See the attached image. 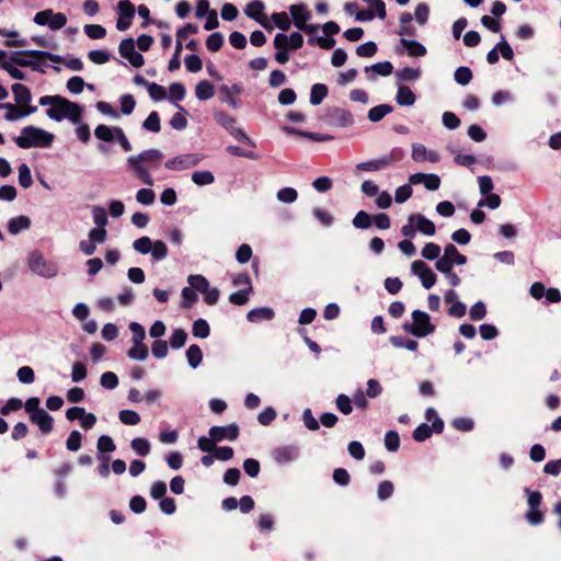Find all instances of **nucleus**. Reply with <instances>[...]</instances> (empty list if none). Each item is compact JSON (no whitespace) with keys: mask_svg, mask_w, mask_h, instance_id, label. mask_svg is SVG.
<instances>
[{"mask_svg":"<svg viewBox=\"0 0 561 561\" xmlns=\"http://www.w3.org/2000/svg\"><path fill=\"white\" fill-rule=\"evenodd\" d=\"M163 158V153L159 149H147L142 152L130 156L127 158V165L135 172V175L139 181L148 186L154 184L153 178L149 170L144 165V162L151 163V167L156 169Z\"/></svg>","mask_w":561,"mask_h":561,"instance_id":"1","label":"nucleus"},{"mask_svg":"<svg viewBox=\"0 0 561 561\" xmlns=\"http://www.w3.org/2000/svg\"><path fill=\"white\" fill-rule=\"evenodd\" d=\"M54 139V134L30 125L21 129V134L14 138V142L22 149L49 148Z\"/></svg>","mask_w":561,"mask_h":561,"instance_id":"2","label":"nucleus"},{"mask_svg":"<svg viewBox=\"0 0 561 561\" xmlns=\"http://www.w3.org/2000/svg\"><path fill=\"white\" fill-rule=\"evenodd\" d=\"M8 58L12 65H16L20 67H30L32 70L44 73L45 70L34 60V59H47L50 61H59L61 60L60 55L53 54L47 50H37V49H28V50H15L8 54Z\"/></svg>","mask_w":561,"mask_h":561,"instance_id":"3","label":"nucleus"},{"mask_svg":"<svg viewBox=\"0 0 561 561\" xmlns=\"http://www.w3.org/2000/svg\"><path fill=\"white\" fill-rule=\"evenodd\" d=\"M411 317L412 322H405L402 325L407 333L415 337H425L434 333L436 327L431 322V317L425 311L414 310Z\"/></svg>","mask_w":561,"mask_h":561,"instance_id":"4","label":"nucleus"},{"mask_svg":"<svg viewBox=\"0 0 561 561\" xmlns=\"http://www.w3.org/2000/svg\"><path fill=\"white\" fill-rule=\"evenodd\" d=\"M404 154L405 152L402 148L394 147L379 158L358 163L356 169L366 172L379 171L401 161Z\"/></svg>","mask_w":561,"mask_h":561,"instance_id":"5","label":"nucleus"},{"mask_svg":"<svg viewBox=\"0 0 561 561\" xmlns=\"http://www.w3.org/2000/svg\"><path fill=\"white\" fill-rule=\"evenodd\" d=\"M27 265L34 274L44 278H54L59 273L58 264L46 260L43 254L37 251L30 254Z\"/></svg>","mask_w":561,"mask_h":561,"instance_id":"6","label":"nucleus"},{"mask_svg":"<svg viewBox=\"0 0 561 561\" xmlns=\"http://www.w3.org/2000/svg\"><path fill=\"white\" fill-rule=\"evenodd\" d=\"M60 107L62 110V114L57 115L50 111L49 118L56 122H61L67 118L73 124H79L82 115V107L78 103L71 102L67 98H64Z\"/></svg>","mask_w":561,"mask_h":561,"instance_id":"7","label":"nucleus"},{"mask_svg":"<svg viewBox=\"0 0 561 561\" xmlns=\"http://www.w3.org/2000/svg\"><path fill=\"white\" fill-rule=\"evenodd\" d=\"M204 159L203 154L199 153H187L182 156H176L172 159L165 161L164 167L169 170H186L199 164V162Z\"/></svg>","mask_w":561,"mask_h":561,"instance_id":"8","label":"nucleus"},{"mask_svg":"<svg viewBox=\"0 0 561 561\" xmlns=\"http://www.w3.org/2000/svg\"><path fill=\"white\" fill-rule=\"evenodd\" d=\"M116 8L119 15L116 21V28L118 31H126L131 25L135 15V5L129 0H119Z\"/></svg>","mask_w":561,"mask_h":561,"instance_id":"9","label":"nucleus"},{"mask_svg":"<svg viewBox=\"0 0 561 561\" xmlns=\"http://www.w3.org/2000/svg\"><path fill=\"white\" fill-rule=\"evenodd\" d=\"M411 271L413 274H415L424 288L430 289L432 288L436 280V274L431 270V267L421 260H416L411 264Z\"/></svg>","mask_w":561,"mask_h":561,"instance_id":"10","label":"nucleus"},{"mask_svg":"<svg viewBox=\"0 0 561 561\" xmlns=\"http://www.w3.org/2000/svg\"><path fill=\"white\" fill-rule=\"evenodd\" d=\"M209 436L213 437L217 443L228 439L233 442L239 436V426L236 423H231L226 426H211L208 432Z\"/></svg>","mask_w":561,"mask_h":561,"instance_id":"11","label":"nucleus"},{"mask_svg":"<svg viewBox=\"0 0 561 561\" xmlns=\"http://www.w3.org/2000/svg\"><path fill=\"white\" fill-rule=\"evenodd\" d=\"M328 122L335 127L344 128L354 124V117L350 111L334 107L328 112Z\"/></svg>","mask_w":561,"mask_h":561,"instance_id":"12","label":"nucleus"},{"mask_svg":"<svg viewBox=\"0 0 561 561\" xmlns=\"http://www.w3.org/2000/svg\"><path fill=\"white\" fill-rule=\"evenodd\" d=\"M274 47L276 49V53H275V60L280 64V65H284L286 64L288 60H289V46H288V37L286 34L284 33H278L275 35L274 37Z\"/></svg>","mask_w":561,"mask_h":561,"instance_id":"13","label":"nucleus"},{"mask_svg":"<svg viewBox=\"0 0 561 561\" xmlns=\"http://www.w3.org/2000/svg\"><path fill=\"white\" fill-rule=\"evenodd\" d=\"M265 9V5L263 1L261 0H253L250 3L247 4L244 9V13L250 18L255 20L257 23H260L263 27L270 30L272 28L271 25L265 21V18L263 16V11Z\"/></svg>","mask_w":561,"mask_h":561,"instance_id":"14","label":"nucleus"},{"mask_svg":"<svg viewBox=\"0 0 561 561\" xmlns=\"http://www.w3.org/2000/svg\"><path fill=\"white\" fill-rule=\"evenodd\" d=\"M273 456L277 463H288L298 459L299 448L295 445L280 446L274 450Z\"/></svg>","mask_w":561,"mask_h":561,"instance_id":"15","label":"nucleus"},{"mask_svg":"<svg viewBox=\"0 0 561 561\" xmlns=\"http://www.w3.org/2000/svg\"><path fill=\"white\" fill-rule=\"evenodd\" d=\"M411 157L416 162L430 161V162L436 163L440 159L439 154L436 151L428 150L422 144H413L412 145Z\"/></svg>","mask_w":561,"mask_h":561,"instance_id":"16","label":"nucleus"},{"mask_svg":"<svg viewBox=\"0 0 561 561\" xmlns=\"http://www.w3.org/2000/svg\"><path fill=\"white\" fill-rule=\"evenodd\" d=\"M30 421L33 424H36L41 432L44 434H48L53 431L54 427V419L53 416L42 409L41 411H37L35 414H31Z\"/></svg>","mask_w":561,"mask_h":561,"instance_id":"17","label":"nucleus"},{"mask_svg":"<svg viewBox=\"0 0 561 561\" xmlns=\"http://www.w3.org/2000/svg\"><path fill=\"white\" fill-rule=\"evenodd\" d=\"M289 12L291 14L294 25L298 30H300L305 24H307V21H309L311 18L310 12L308 11L306 4L304 3L290 5Z\"/></svg>","mask_w":561,"mask_h":561,"instance_id":"18","label":"nucleus"},{"mask_svg":"<svg viewBox=\"0 0 561 561\" xmlns=\"http://www.w3.org/2000/svg\"><path fill=\"white\" fill-rule=\"evenodd\" d=\"M410 222H415L416 230L425 236H434L436 228L433 221L422 214H414L409 217Z\"/></svg>","mask_w":561,"mask_h":561,"instance_id":"19","label":"nucleus"},{"mask_svg":"<svg viewBox=\"0 0 561 561\" xmlns=\"http://www.w3.org/2000/svg\"><path fill=\"white\" fill-rule=\"evenodd\" d=\"M283 130L288 135H298L305 138H308L313 141H329L333 139V136L328 134H320V133H313V131H307V130H300L295 127L285 126L283 127Z\"/></svg>","mask_w":561,"mask_h":561,"instance_id":"20","label":"nucleus"},{"mask_svg":"<svg viewBox=\"0 0 561 561\" xmlns=\"http://www.w3.org/2000/svg\"><path fill=\"white\" fill-rule=\"evenodd\" d=\"M275 312L271 307H260L251 309L247 313V320L252 323H257L261 321H270L274 319Z\"/></svg>","mask_w":561,"mask_h":561,"instance_id":"21","label":"nucleus"},{"mask_svg":"<svg viewBox=\"0 0 561 561\" xmlns=\"http://www.w3.org/2000/svg\"><path fill=\"white\" fill-rule=\"evenodd\" d=\"M393 71V66L390 61L377 62L371 66L365 67V72L368 75L369 80H375V75H369V72H375L379 76L387 77L390 76Z\"/></svg>","mask_w":561,"mask_h":561,"instance_id":"22","label":"nucleus"},{"mask_svg":"<svg viewBox=\"0 0 561 561\" xmlns=\"http://www.w3.org/2000/svg\"><path fill=\"white\" fill-rule=\"evenodd\" d=\"M416 96L408 85H399L396 95V101L401 106H412L415 103Z\"/></svg>","mask_w":561,"mask_h":561,"instance_id":"23","label":"nucleus"},{"mask_svg":"<svg viewBox=\"0 0 561 561\" xmlns=\"http://www.w3.org/2000/svg\"><path fill=\"white\" fill-rule=\"evenodd\" d=\"M11 89L16 104L27 105L31 102L32 94L26 85L22 83H14Z\"/></svg>","mask_w":561,"mask_h":561,"instance_id":"24","label":"nucleus"},{"mask_svg":"<svg viewBox=\"0 0 561 561\" xmlns=\"http://www.w3.org/2000/svg\"><path fill=\"white\" fill-rule=\"evenodd\" d=\"M31 227V219L27 216L21 215L13 217L8 222V230L11 234H18L22 230Z\"/></svg>","mask_w":561,"mask_h":561,"instance_id":"25","label":"nucleus"},{"mask_svg":"<svg viewBox=\"0 0 561 561\" xmlns=\"http://www.w3.org/2000/svg\"><path fill=\"white\" fill-rule=\"evenodd\" d=\"M401 44L408 49L411 57H422L426 55V48L423 44L415 39L401 38Z\"/></svg>","mask_w":561,"mask_h":561,"instance_id":"26","label":"nucleus"},{"mask_svg":"<svg viewBox=\"0 0 561 561\" xmlns=\"http://www.w3.org/2000/svg\"><path fill=\"white\" fill-rule=\"evenodd\" d=\"M185 93H186L185 87L181 82H173L169 87V99L172 102L182 101L185 96ZM175 106L180 111L184 112L183 106L179 105L178 103H175Z\"/></svg>","mask_w":561,"mask_h":561,"instance_id":"27","label":"nucleus"},{"mask_svg":"<svg viewBox=\"0 0 561 561\" xmlns=\"http://www.w3.org/2000/svg\"><path fill=\"white\" fill-rule=\"evenodd\" d=\"M195 94L198 100L207 101L215 94L214 85L207 80L199 81L195 87Z\"/></svg>","mask_w":561,"mask_h":561,"instance_id":"28","label":"nucleus"},{"mask_svg":"<svg viewBox=\"0 0 561 561\" xmlns=\"http://www.w3.org/2000/svg\"><path fill=\"white\" fill-rule=\"evenodd\" d=\"M393 107L389 104H380L371 107L368 111V119L373 123L380 122L386 115L390 114Z\"/></svg>","mask_w":561,"mask_h":561,"instance_id":"29","label":"nucleus"},{"mask_svg":"<svg viewBox=\"0 0 561 561\" xmlns=\"http://www.w3.org/2000/svg\"><path fill=\"white\" fill-rule=\"evenodd\" d=\"M37 111L36 106L28 105L26 108L22 110L14 105V107L7 112L4 115L5 121L15 122L25 116H28Z\"/></svg>","mask_w":561,"mask_h":561,"instance_id":"30","label":"nucleus"},{"mask_svg":"<svg viewBox=\"0 0 561 561\" xmlns=\"http://www.w3.org/2000/svg\"><path fill=\"white\" fill-rule=\"evenodd\" d=\"M329 93L328 87L323 83H316L311 87L310 103L319 105L327 98Z\"/></svg>","mask_w":561,"mask_h":561,"instance_id":"31","label":"nucleus"},{"mask_svg":"<svg viewBox=\"0 0 561 561\" xmlns=\"http://www.w3.org/2000/svg\"><path fill=\"white\" fill-rule=\"evenodd\" d=\"M444 253L453 262L454 265H465L467 263V256L461 254L453 243L445 245Z\"/></svg>","mask_w":561,"mask_h":561,"instance_id":"32","label":"nucleus"},{"mask_svg":"<svg viewBox=\"0 0 561 561\" xmlns=\"http://www.w3.org/2000/svg\"><path fill=\"white\" fill-rule=\"evenodd\" d=\"M186 358L188 362V365L195 369L197 368L202 360H203V353L201 347L197 344H192L186 350Z\"/></svg>","mask_w":561,"mask_h":561,"instance_id":"33","label":"nucleus"},{"mask_svg":"<svg viewBox=\"0 0 561 561\" xmlns=\"http://www.w3.org/2000/svg\"><path fill=\"white\" fill-rule=\"evenodd\" d=\"M389 342L397 348H405L411 352L416 351L419 346V343L415 340L404 339L400 335L390 336Z\"/></svg>","mask_w":561,"mask_h":561,"instance_id":"34","label":"nucleus"},{"mask_svg":"<svg viewBox=\"0 0 561 561\" xmlns=\"http://www.w3.org/2000/svg\"><path fill=\"white\" fill-rule=\"evenodd\" d=\"M116 135V127H110L107 125H98L94 129V136L102 141L111 142L114 140Z\"/></svg>","mask_w":561,"mask_h":561,"instance_id":"35","label":"nucleus"},{"mask_svg":"<svg viewBox=\"0 0 561 561\" xmlns=\"http://www.w3.org/2000/svg\"><path fill=\"white\" fill-rule=\"evenodd\" d=\"M192 181L198 186L210 185L215 182V176L208 170L194 171L192 173Z\"/></svg>","mask_w":561,"mask_h":561,"instance_id":"36","label":"nucleus"},{"mask_svg":"<svg viewBox=\"0 0 561 561\" xmlns=\"http://www.w3.org/2000/svg\"><path fill=\"white\" fill-rule=\"evenodd\" d=\"M187 282L193 290L199 291L202 294L207 291L209 287V282L207 280V278L199 274L190 275Z\"/></svg>","mask_w":561,"mask_h":561,"instance_id":"37","label":"nucleus"},{"mask_svg":"<svg viewBox=\"0 0 561 561\" xmlns=\"http://www.w3.org/2000/svg\"><path fill=\"white\" fill-rule=\"evenodd\" d=\"M131 449L140 457H146L150 453V443L147 438L136 437L130 443Z\"/></svg>","mask_w":561,"mask_h":561,"instance_id":"38","label":"nucleus"},{"mask_svg":"<svg viewBox=\"0 0 561 561\" xmlns=\"http://www.w3.org/2000/svg\"><path fill=\"white\" fill-rule=\"evenodd\" d=\"M192 333L195 337L206 339L210 334L209 324L204 319H197L193 322Z\"/></svg>","mask_w":561,"mask_h":561,"instance_id":"39","label":"nucleus"},{"mask_svg":"<svg viewBox=\"0 0 561 561\" xmlns=\"http://www.w3.org/2000/svg\"><path fill=\"white\" fill-rule=\"evenodd\" d=\"M186 340H187V333L185 332V330L181 329V328L175 329V330H173V332L170 336V346L173 350H179L185 345Z\"/></svg>","mask_w":561,"mask_h":561,"instance_id":"40","label":"nucleus"},{"mask_svg":"<svg viewBox=\"0 0 561 561\" xmlns=\"http://www.w3.org/2000/svg\"><path fill=\"white\" fill-rule=\"evenodd\" d=\"M398 80L400 81H415L421 77L420 68L404 67L396 72Z\"/></svg>","mask_w":561,"mask_h":561,"instance_id":"41","label":"nucleus"},{"mask_svg":"<svg viewBox=\"0 0 561 561\" xmlns=\"http://www.w3.org/2000/svg\"><path fill=\"white\" fill-rule=\"evenodd\" d=\"M148 355V348L144 343L133 344V346L127 351V356L135 360H145Z\"/></svg>","mask_w":561,"mask_h":561,"instance_id":"42","label":"nucleus"},{"mask_svg":"<svg viewBox=\"0 0 561 561\" xmlns=\"http://www.w3.org/2000/svg\"><path fill=\"white\" fill-rule=\"evenodd\" d=\"M142 127L151 133H158L161 129L160 116L158 112L152 111L142 123Z\"/></svg>","mask_w":561,"mask_h":561,"instance_id":"43","label":"nucleus"},{"mask_svg":"<svg viewBox=\"0 0 561 561\" xmlns=\"http://www.w3.org/2000/svg\"><path fill=\"white\" fill-rule=\"evenodd\" d=\"M455 81L460 85H467L472 80V71L469 67H458L454 73Z\"/></svg>","mask_w":561,"mask_h":561,"instance_id":"44","label":"nucleus"},{"mask_svg":"<svg viewBox=\"0 0 561 561\" xmlns=\"http://www.w3.org/2000/svg\"><path fill=\"white\" fill-rule=\"evenodd\" d=\"M216 122L224 127L228 133H230L232 129H234L237 126V122L234 117L231 115L225 113V112H218L215 114Z\"/></svg>","mask_w":561,"mask_h":561,"instance_id":"45","label":"nucleus"},{"mask_svg":"<svg viewBox=\"0 0 561 561\" xmlns=\"http://www.w3.org/2000/svg\"><path fill=\"white\" fill-rule=\"evenodd\" d=\"M371 217L365 210H359L353 218V226L357 229H368L371 226Z\"/></svg>","mask_w":561,"mask_h":561,"instance_id":"46","label":"nucleus"},{"mask_svg":"<svg viewBox=\"0 0 561 561\" xmlns=\"http://www.w3.org/2000/svg\"><path fill=\"white\" fill-rule=\"evenodd\" d=\"M152 243L153 242L151 241V239L149 237L144 236V237L136 239L133 242V248L136 252L145 255V254L150 253V251L152 250Z\"/></svg>","mask_w":561,"mask_h":561,"instance_id":"47","label":"nucleus"},{"mask_svg":"<svg viewBox=\"0 0 561 561\" xmlns=\"http://www.w3.org/2000/svg\"><path fill=\"white\" fill-rule=\"evenodd\" d=\"M385 446L388 451L394 453L400 447V436L397 431H388L385 435Z\"/></svg>","mask_w":561,"mask_h":561,"instance_id":"48","label":"nucleus"},{"mask_svg":"<svg viewBox=\"0 0 561 561\" xmlns=\"http://www.w3.org/2000/svg\"><path fill=\"white\" fill-rule=\"evenodd\" d=\"M92 217L98 228H105L108 222L106 210L102 206L92 207Z\"/></svg>","mask_w":561,"mask_h":561,"instance_id":"49","label":"nucleus"},{"mask_svg":"<svg viewBox=\"0 0 561 561\" xmlns=\"http://www.w3.org/2000/svg\"><path fill=\"white\" fill-rule=\"evenodd\" d=\"M433 434V430L427 423H422L412 433V437L415 442H424L430 438Z\"/></svg>","mask_w":561,"mask_h":561,"instance_id":"50","label":"nucleus"},{"mask_svg":"<svg viewBox=\"0 0 561 561\" xmlns=\"http://www.w3.org/2000/svg\"><path fill=\"white\" fill-rule=\"evenodd\" d=\"M81 444H82L81 433L77 430L71 431L66 440V448L69 451H77L81 448Z\"/></svg>","mask_w":561,"mask_h":561,"instance_id":"51","label":"nucleus"},{"mask_svg":"<svg viewBox=\"0 0 561 561\" xmlns=\"http://www.w3.org/2000/svg\"><path fill=\"white\" fill-rule=\"evenodd\" d=\"M219 99L221 102L227 103L232 108H238L240 106L239 101L233 98V94L230 92V88L226 84H222L219 88Z\"/></svg>","mask_w":561,"mask_h":561,"instance_id":"52","label":"nucleus"},{"mask_svg":"<svg viewBox=\"0 0 561 561\" xmlns=\"http://www.w3.org/2000/svg\"><path fill=\"white\" fill-rule=\"evenodd\" d=\"M150 253L154 261H162L168 255V247L163 241L157 240L152 243Z\"/></svg>","mask_w":561,"mask_h":561,"instance_id":"53","label":"nucleus"},{"mask_svg":"<svg viewBox=\"0 0 561 561\" xmlns=\"http://www.w3.org/2000/svg\"><path fill=\"white\" fill-rule=\"evenodd\" d=\"M393 491V483L389 480H385L378 484L377 496L380 501H386L392 496Z\"/></svg>","mask_w":561,"mask_h":561,"instance_id":"54","label":"nucleus"},{"mask_svg":"<svg viewBox=\"0 0 561 561\" xmlns=\"http://www.w3.org/2000/svg\"><path fill=\"white\" fill-rule=\"evenodd\" d=\"M119 421L125 425H137L140 422V415L133 410H122L118 413Z\"/></svg>","mask_w":561,"mask_h":561,"instance_id":"55","label":"nucleus"},{"mask_svg":"<svg viewBox=\"0 0 561 561\" xmlns=\"http://www.w3.org/2000/svg\"><path fill=\"white\" fill-rule=\"evenodd\" d=\"M96 448H98L100 454H105V453L114 451L116 446H115L114 440L112 439L111 436L102 435L98 439Z\"/></svg>","mask_w":561,"mask_h":561,"instance_id":"56","label":"nucleus"},{"mask_svg":"<svg viewBox=\"0 0 561 561\" xmlns=\"http://www.w3.org/2000/svg\"><path fill=\"white\" fill-rule=\"evenodd\" d=\"M84 33L92 39H101L105 37L106 30L100 24H87L84 25Z\"/></svg>","mask_w":561,"mask_h":561,"instance_id":"57","label":"nucleus"},{"mask_svg":"<svg viewBox=\"0 0 561 561\" xmlns=\"http://www.w3.org/2000/svg\"><path fill=\"white\" fill-rule=\"evenodd\" d=\"M32 183H33V179H32L31 170L27 167V164L22 163L19 167V184L23 188H28L32 185Z\"/></svg>","mask_w":561,"mask_h":561,"instance_id":"58","label":"nucleus"},{"mask_svg":"<svg viewBox=\"0 0 561 561\" xmlns=\"http://www.w3.org/2000/svg\"><path fill=\"white\" fill-rule=\"evenodd\" d=\"M129 330L131 332V342L133 344H140L146 337L145 328L138 322H130Z\"/></svg>","mask_w":561,"mask_h":561,"instance_id":"59","label":"nucleus"},{"mask_svg":"<svg viewBox=\"0 0 561 561\" xmlns=\"http://www.w3.org/2000/svg\"><path fill=\"white\" fill-rule=\"evenodd\" d=\"M151 353L158 359H162V358L167 357V355L169 353V347H168L167 341L156 340L151 345Z\"/></svg>","mask_w":561,"mask_h":561,"instance_id":"60","label":"nucleus"},{"mask_svg":"<svg viewBox=\"0 0 561 561\" xmlns=\"http://www.w3.org/2000/svg\"><path fill=\"white\" fill-rule=\"evenodd\" d=\"M224 44V36L219 32L210 34L206 39V47L208 50L215 53L218 51Z\"/></svg>","mask_w":561,"mask_h":561,"instance_id":"61","label":"nucleus"},{"mask_svg":"<svg viewBox=\"0 0 561 561\" xmlns=\"http://www.w3.org/2000/svg\"><path fill=\"white\" fill-rule=\"evenodd\" d=\"M421 254L426 260H437L440 254V247L433 242L426 243L422 249Z\"/></svg>","mask_w":561,"mask_h":561,"instance_id":"62","label":"nucleus"},{"mask_svg":"<svg viewBox=\"0 0 561 561\" xmlns=\"http://www.w3.org/2000/svg\"><path fill=\"white\" fill-rule=\"evenodd\" d=\"M337 410L344 415H348L353 411L352 401L346 394H339L335 399Z\"/></svg>","mask_w":561,"mask_h":561,"instance_id":"63","label":"nucleus"},{"mask_svg":"<svg viewBox=\"0 0 561 561\" xmlns=\"http://www.w3.org/2000/svg\"><path fill=\"white\" fill-rule=\"evenodd\" d=\"M273 23L282 31H288L290 27V20L286 12H276L272 14Z\"/></svg>","mask_w":561,"mask_h":561,"instance_id":"64","label":"nucleus"}]
</instances>
